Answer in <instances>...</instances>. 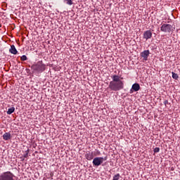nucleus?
Wrapping results in <instances>:
<instances>
[{"label": "nucleus", "instance_id": "1", "mask_svg": "<svg viewBox=\"0 0 180 180\" xmlns=\"http://www.w3.org/2000/svg\"><path fill=\"white\" fill-rule=\"evenodd\" d=\"M112 81L110 82L108 88L110 91H114V92H117V91H122L124 88V82L123 77L120 76L114 75L111 77Z\"/></svg>", "mask_w": 180, "mask_h": 180}, {"label": "nucleus", "instance_id": "2", "mask_svg": "<svg viewBox=\"0 0 180 180\" xmlns=\"http://www.w3.org/2000/svg\"><path fill=\"white\" fill-rule=\"evenodd\" d=\"M32 68L34 71H37V72H43V71L46 70V65L42 61H38L32 66Z\"/></svg>", "mask_w": 180, "mask_h": 180}, {"label": "nucleus", "instance_id": "3", "mask_svg": "<svg viewBox=\"0 0 180 180\" xmlns=\"http://www.w3.org/2000/svg\"><path fill=\"white\" fill-rule=\"evenodd\" d=\"M160 30L164 33H172L175 31V25H171L169 24H163L160 27Z\"/></svg>", "mask_w": 180, "mask_h": 180}, {"label": "nucleus", "instance_id": "4", "mask_svg": "<svg viewBox=\"0 0 180 180\" xmlns=\"http://www.w3.org/2000/svg\"><path fill=\"white\" fill-rule=\"evenodd\" d=\"M15 175L11 172H5L0 175V180H14Z\"/></svg>", "mask_w": 180, "mask_h": 180}, {"label": "nucleus", "instance_id": "5", "mask_svg": "<svg viewBox=\"0 0 180 180\" xmlns=\"http://www.w3.org/2000/svg\"><path fill=\"white\" fill-rule=\"evenodd\" d=\"M108 160V156L104 158L103 157H96L93 160V165L94 167H99L101 164H103V161H106Z\"/></svg>", "mask_w": 180, "mask_h": 180}, {"label": "nucleus", "instance_id": "6", "mask_svg": "<svg viewBox=\"0 0 180 180\" xmlns=\"http://www.w3.org/2000/svg\"><path fill=\"white\" fill-rule=\"evenodd\" d=\"M141 57L143 58V61H148V57H150V51L145 50L141 53Z\"/></svg>", "mask_w": 180, "mask_h": 180}, {"label": "nucleus", "instance_id": "7", "mask_svg": "<svg viewBox=\"0 0 180 180\" xmlns=\"http://www.w3.org/2000/svg\"><path fill=\"white\" fill-rule=\"evenodd\" d=\"M139 91H140V84L139 83H134L130 89V94H133L134 92H137Z\"/></svg>", "mask_w": 180, "mask_h": 180}, {"label": "nucleus", "instance_id": "8", "mask_svg": "<svg viewBox=\"0 0 180 180\" xmlns=\"http://www.w3.org/2000/svg\"><path fill=\"white\" fill-rule=\"evenodd\" d=\"M153 37V32L151 30H147L143 32V39L146 40H148V39H151Z\"/></svg>", "mask_w": 180, "mask_h": 180}, {"label": "nucleus", "instance_id": "9", "mask_svg": "<svg viewBox=\"0 0 180 180\" xmlns=\"http://www.w3.org/2000/svg\"><path fill=\"white\" fill-rule=\"evenodd\" d=\"M85 158L88 160V161H91V160H94V153L88 152L85 155Z\"/></svg>", "mask_w": 180, "mask_h": 180}, {"label": "nucleus", "instance_id": "10", "mask_svg": "<svg viewBox=\"0 0 180 180\" xmlns=\"http://www.w3.org/2000/svg\"><path fill=\"white\" fill-rule=\"evenodd\" d=\"M9 51L11 54H14V55L18 54V50H16L15 45L11 46V49H9Z\"/></svg>", "mask_w": 180, "mask_h": 180}, {"label": "nucleus", "instance_id": "11", "mask_svg": "<svg viewBox=\"0 0 180 180\" xmlns=\"http://www.w3.org/2000/svg\"><path fill=\"white\" fill-rule=\"evenodd\" d=\"M12 138V136H11V134L8 132H6L4 135H3V139L4 140H5L6 141H8V140H11V139Z\"/></svg>", "mask_w": 180, "mask_h": 180}, {"label": "nucleus", "instance_id": "12", "mask_svg": "<svg viewBox=\"0 0 180 180\" xmlns=\"http://www.w3.org/2000/svg\"><path fill=\"white\" fill-rule=\"evenodd\" d=\"M13 112H15V108L14 107H12L11 108H8V111H7V115H12V113H13Z\"/></svg>", "mask_w": 180, "mask_h": 180}, {"label": "nucleus", "instance_id": "13", "mask_svg": "<svg viewBox=\"0 0 180 180\" xmlns=\"http://www.w3.org/2000/svg\"><path fill=\"white\" fill-rule=\"evenodd\" d=\"M172 79H178V78H179V76H178V74H176L174 72H172Z\"/></svg>", "mask_w": 180, "mask_h": 180}, {"label": "nucleus", "instance_id": "14", "mask_svg": "<svg viewBox=\"0 0 180 180\" xmlns=\"http://www.w3.org/2000/svg\"><path fill=\"white\" fill-rule=\"evenodd\" d=\"M120 179V174H117L113 176L112 180H119Z\"/></svg>", "mask_w": 180, "mask_h": 180}, {"label": "nucleus", "instance_id": "15", "mask_svg": "<svg viewBox=\"0 0 180 180\" xmlns=\"http://www.w3.org/2000/svg\"><path fill=\"white\" fill-rule=\"evenodd\" d=\"M64 2H65L67 5H72V0H64Z\"/></svg>", "mask_w": 180, "mask_h": 180}, {"label": "nucleus", "instance_id": "16", "mask_svg": "<svg viewBox=\"0 0 180 180\" xmlns=\"http://www.w3.org/2000/svg\"><path fill=\"white\" fill-rule=\"evenodd\" d=\"M21 61H26L27 60V57L25 55H23L20 58Z\"/></svg>", "mask_w": 180, "mask_h": 180}, {"label": "nucleus", "instance_id": "17", "mask_svg": "<svg viewBox=\"0 0 180 180\" xmlns=\"http://www.w3.org/2000/svg\"><path fill=\"white\" fill-rule=\"evenodd\" d=\"M24 158H27L29 157V149L26 150L25 154L23 155Z\"/></svg>", "mask_w": 180, "mask_h": 180}, {"label": "nucleus", "instance_id": "18", "mask_svg": "<svg viewBox=\"0 0 180 180\" xmlns=\"http://www.w3.org/2000/svg\"><path fill=\"white\" fill-rule=\"evenodd\" d=\"M154 153H160V148H155L154 150H153Z\"/></svg>", "mask_w": 180, "mask_h": 180}, {"label": "nucleus", "instance_id": "19", "mask_svg": "<svg viewBox=\"0 0 180 180\" xmlns=\"http://www.w3.org/2000/svg\"><path fill=\"white\" fill-rule=\"evenodd\" d=\"M167 103H168V101L167 100L165 101L164 104L167 105Z\"/></svg>", "mask_w": 180, "mask_h": 180}]
</instances>
